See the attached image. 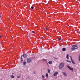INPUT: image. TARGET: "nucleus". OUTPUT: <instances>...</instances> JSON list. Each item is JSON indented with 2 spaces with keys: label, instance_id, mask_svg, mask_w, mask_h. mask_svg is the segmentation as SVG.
<instances>
[{
  "label": "nucleus",
  "instance_id": "obj_1",
  "mask_svg": "<svg viewBox=\"0 0 80 80\" xmlns=\"http://www.w3.org/2000/svg\"><path fill=\"white\" fill-rule=\"evenodd\" d=\"M78 48V47L76 45H73L72 46V48H71V50H76V49Z\"/></svg>",
  "mask_w": 80,
  "mask_h": 80
},
{
  "label": "nucleus",
  "instance_id": "obj_2",
  "mask_svg": "<svg viewBox=\"0 0 80 80\" xmlns=\"http://www.w3.org/2000/svg\"><path fill=\"white\" fill-rule=\"evenodd\" d=\"M64 67V64L62 63H61L60 64L59 66V68L60 69H62L63 68V67Z\"/></svg>",
  "mask_w": 80,
  "mask_h": 80
},
{
  "label": "nucleus",
  "instance_id": "obj_3",
  "mask_svg": "<svg viewBox=\"0 0 80 80\" xmlns=\"http://www.w3.org/2000/svg\"><path fill=\"white\" fill-rule=\"evenodd\" d=\"M67 67H68V68L69 69V70H71V71H73V68L69 66H68Z\"/></svg>",
  "mask_w": 80,
  "mask_h": 80
},
{
  "label": "nucleus",
  "instance_id": "obj_4",
  "mask_svg": "<svg viewBox=\"0 0 80 80\" xmlns=\"http://www.w3.org/2000/svg\"><path fill=\"white\" fill-rule=\"evenodd\" d=\"M58 74V72L56 71L54 72V73L53 75V76H57V75Z\"/></svg>",
  "mask_w": 80,
  "mask_h": 80
},
{
  "label": "nucleus",
  "instance_id": "obj_5",
  "mask_svg": "<svg viewBox=\"0 0 80 80\" xmlns=\"http://www.w3.org/2000/svg\"><path fill=\"white\" fill-rule=\"evenodd\" d=\"M70 58H71L72 62L73 63V64H75V62H74V61H73V60L72 59V57L70 56Z\"/></svg>",
  "mask_w": 80,
  "mask_h": 80
},
{
  "label": "nucleus",
  "instance_id": "obj_6",
  "mask_svg": "<svg viewBox=\"0 0 80 80\" xmlns=\"http://www.w3.org/2000/svg\"><path fill=\"white\" fill-rule=\"evenodd\" d=\"M27 60L28 63H30V62H31V59H29V58L27 59Z\"/></svg>",
  "mask_w": 80,
  "mask_h": 80
},
{
  "label": "nucleus",
  "instance_id": "obj_7",
  "mask_svg": "<svg viewBox=\"0 0 80 80\" xmlns=\"http://www.w3.org/2000/svg\"><path fill=\"white\" fill-rule=\"evenodd\" d=\"M48 63L50 65H51V64H52V61H49L48 62Z\"/></svg>",
  "mask_w": 80,
  "mask_h": 80
},
{
  "label": "nucleus",
  "instance_id": "obj_8",
  "mask_svg": "<svg viewBox=\"0 0 80 80\" xmlns=\"http://www.w3.org/2000/svg\"><path fill=\"white\" fill-rule=\"evenodd\" d=\"M22 57L23 56L25 58V57H27V56L26 54H24V55H22Z\"/></svg>",
  "mask_w": 80,
  "mask_h": 80
},
{
  "label": "nucleus",
  "instance_id": "obj_9",
  "mask_svg": "<svg viewBox=\"0 0 80 80\" xmlns=\"http://www.w3.org/2000/svg\"><path fill=\"white\" fill-rule=\"evenodd\" d=\"M63 75L64 76H67V74L65 72H63Z\"/></svg>",
  "mask_w": 80,
  "mask_h": 80
},
{
  "label": "nucleus",
  "instance_id": "obj_10",
  "mask_svg": "<svg viewBox=\"0 0 80 80\" xmlns=\"http://www.w3.org/2000/svg\"><path fill=\"white\" fill-rule=\"evenodd\" d=\"M26 63H27V62H26V61H24L23 62V65H26Z\"/></svg>",
  "mask_w": 80,
  "mask_h": 80
},
{
  "label": "nucleus",
  "instance_id": "obj_11",
  "mask_svg": "<svg viewBox=\"0 0 80 80\" xmlns=\"http://www.w3.org/2000/svg\"><path fill=\"white\" fill-rule=\"evenodd\" d=\"M21 62H23V58H22V56L21 57Z\"/></svg>",
  "mask_w": 80,
  "mask_h": 80
},
{
  "label": "nucleus",
  "instance_id": "obj_12",
  "mask_svg": "<svg viewBox=\"0 0 80 80\" xmlns=\"http://www.w3.org/2000/svg\"><path fill=\"white\" fill-rule=\"evenodd\" d=\"M66 58L68 59H69V58L68 57V55L67 54L66 56Z\"/></svg>",
  "mask_w": 80,
  "mask_h": 80
},
{
  "label": "nucleus",
  "instance_id": "obj_13",
  "mask_svg": "<svg viewBox=\"0 0 80 80\" xmlns=\"http://www.w3.org/2000/svg\"><path fill=\"white\" fill-rule=\"evenodd\" d=\"M11 78H15V76H14L12 75H11Z\"/></svg>",
  "mask_w": 80,
  "mask_h": 80
},
{
  "label": "nucleus",
  "instance_id": "obj_14",
  "mask_svg": "<svg viewBox=\"0 0 80 80\" xmlns=\"http://www.w3.org/2000/svg\"><path fill=\"white\" fill-rule=\"evenodd\" d=\"M31 9H32V10H33V9H34V7H33V6H32L31 7Z\"/></svg>",
  "mask_w": 80,
  "mask_h": 80
},
{
  "label": "nucleus",
  "instance_id": "obj_15",
  "mask_svg": "<svg viewBox=\"0 0 80 80\" xmlns=\"http://www.w3.org/2000/svg\"><path fill=\"white\" fill-rule=\"evenodd\" d=\"M65 50H66V48H63L62 49V51H65Z\"/></svg>",
  "mask_w": 80,
  "mask_h": 80
},
{
  "label": "nucleus",
  "instance_id": "obj_16",
  "mask_svg": "<svg viewBox=\"0 0 80 80\" xmlns=\"http://www.w3.org/2000/svg\"><path fill=\"white\" fill-rule=\"evenodd\" d=\"M46 77H48V73H47L46 74Z\"/></svg>",
  "mask_w": 80,
  "mask_h": 80
},
{
  "label": "nucleus",
  "instance_id": "obj_17",
  "mask_svg": "<svg viewBox=\"0 0 80 80\" xmlns=\"http://www.w3.org/2000/svg\"><path fill=\"white\" fill-rule=\"evenodd\" d=\"M48 73H50V69H48Z\"/></svg>",
  "mask_w": 80,
  "mask_h": 80
},
{
  "label": "nucleus",
  "instance_id": "obj_18",
  "mask_svg": "<svg viewBox=\"0 0 80 80\" xmlns=\"http://www.w3.org/2000/svg\"><path fill=\"white\" fill-rule=\"evenodd\" d=\"M45 29L47 30V31H48V28H46Z\"/></svg>",
  "mask_w": 80,
  "mask_h": 80
},
{
  "label": "nucleus",
  "instance_id": "obj_19",
  "mask_svg": "<svg viewBox=\"0 0 80 80\" xmlns=\"http://www.w3.org/2000/svg\"><path fill=\"white\" fill-rule=\"evenodd\" d=\"M79 60L80 61V55L79 56Z\"/></svg>",
  "mask_w": 80,
  "mask_h": 80
},
{
  "label": "nucleus",
  "instance_id": "obj_20",
  "mask_svg": "<svg viewBox=\"0 0 80 80\" xmlns=\"http://www.w3.org/2000/svg\"><path fill=\"white\" fill-rule=\"evenodd\" d=\"M31 33H34L35 32H34V31H32L31 32Z\"/></svg>",
  "mask_w": 80,
  "mask_h": 80
},
{
  "label": "nucleus",
  "instance_id": "obj_21",
  "mask_svg": "<svg viewBox=\"0 0 80 80\" xmlns=\"http://www.w3.org/2000/svg\"><path fill=\"white\" fill-rule=\"evenodd\" d=\"M68 62H69V63H71V61H68Z\"/></svg>",
  "mask_w": 80,
  "mask_h": 80
},
{
  "label": "nucleus",
  "instance_id": "obj_22",
  "mask_svg": "<svg viewBox=\"0 0 80 80\" xmlns=\"http://www.w3.org/2000/svg\"><path fill=\"white\" fill-rule=\"evenodd\" d=\"M58 39L59 40H61V38H59Z\"/></svg>",
  "mask_w": 80,
  "mask_h": 80
},
{
  "label": "nucleus",
  "instance_id": "obj_23",
  "mask_svg": "<svg viewBox=\"0 0 80 80\" xmlns=\"http://www.w3.org/2000/svg\"><path fill=\"white\" fill-rule=\"evenodd\" d=\"M45 77V76H44L42 75V78H44Z\"/></svg>",
  "mask_w": 80,
  "mask_h": 80
},
{
  "label": "nucleus",
  "instance_id": "obj_24",
  "mask_svg": "<svg viewBox=\"0 0 80 80\" xmlns=\"http://www.w3.org/2000/svg\"><path fill=\"white\" fill-rule=\"evenodd\" d=\"M33 73H34V74H35V72L34 71Z\"/></svg>",
  "mask_w": 80,
  "mask_h": 80
},
{
  "label": "nucleus",
  "instance_id": "obj_25",
  "mask_svg": "<svg viewBox=\"0 0 80 80\" xmlns=\"http://www.w3.org/2000/svg\"><path fill=\"white\" fill-rule=\"evenodd\" d=\"M2 38V36H0V38Z\"/></svg>",
  "mask_w": 80,
  "mask_h": 80
},
{
  "label": "nucleus",
  "instance_id": "obj_26",
  "mask_svg": "<svg viewBox=\"0 0 80 80\" xmlns=\"http://www.w3.org/2000/svg\"><path fill=\"white\" fill-rule=\"evenodd\" d=\"M68 60H67V62H68Z\"/></svg>",
  "mask_w": 80,
  "mask_h": 80
},
{
  "label": "nucleus",
  "instance_id": "obj_27",
  "mask_svg": "<svg viewBox=\"0 0 80 80\" xmlns=\"http://www.w3.org/2000/svg\"><path fill=\"white\" fill-rule=\"evenodd\" d=\"M1 15L0 14V18H1Z\"/></svg>",
  "mask_w": 80,
  "mask_h": 80
},
{
  "label": "nucleus",
  "instance_id": "obj_28",
  "mask_svg": "<svg viewBox=\"0 0 80 80\" xmlns=\"http://www.w3.org/2000/svg\"><path fill=\"white\" fill-rule=\"evenodd\" d=\"M18 78H19L18 77Z\"/></svg>",
  "mask_w": 80,
  "mask_h": 80
}]
</instances>
